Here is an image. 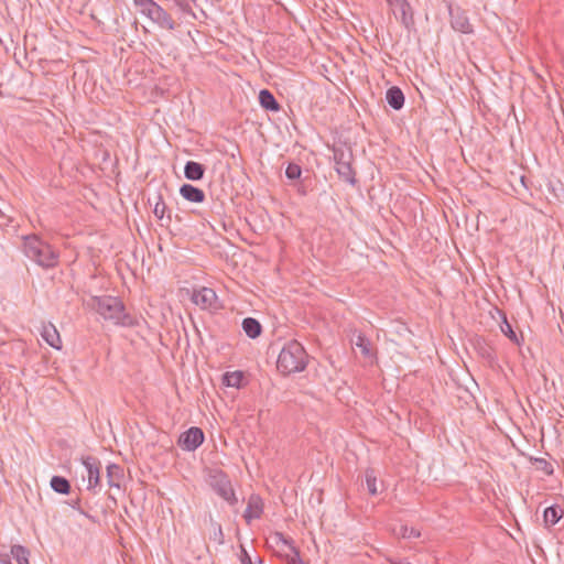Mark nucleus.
Masks as SVG:
<instances>
[{
    "mask_svg": "<svg viewBox=\"0 0 564 564\" xmlns=\"http://www.w3.org/2000/svg\"><path fill=\"white\" fill-rule=\"evenodd\" d=\"M241 380H242V373L240 371L227 372L224 376V383L227 387L239 388Z\"/></svg>",
    "mask_w": 564,
    "mask_h": 564,
    "instance_id": "obj_27",
    "label": "nucleus"
},
{
    "mask_svg": "<svg viewBox=\"0 0 564 564\" xmlns=\"http://www.w3.org/2000/svg\"><path fill=\"white\" fill-rule=\"evenodd\" d=\"M242 329L246 335L252 339L259 337L262 333V326L258 319L252 317H246L242 321Z\"/></svg>",
    "mask_w": 564,
    "mask_h": 564,
    "instance_id": "obj_19",
    "label": "nucleus"
},
{
    "mask_svg": "<svg viewBox=\"0 0 564 564\" xmlns=\"http://www.w3.org/2000/svg\"><path fill=\"white\" fill-rule=\"evenodd\" d=\"M148 18L166 30L172 31L176 26L171 14H169L160 4H156L154 9L149 12Z\"/></svg>",
    "mask_w": 564,
    "mask_h": 564,
    "instance_id": "obj_10",
    "label": "nucleus"
},
{
    "mask_svg": "<svg viewBox=\"0 0 564 564\" xmlns=\"http://www.w3.org/2000/svg\"><path fill=\"white\" fill-rule=\"evenodd\" d=\"M366 484H367V489L369 491L370 495L375 496L378 494V489H377V478L376 476L373 475V471L372 470H368L366 471Z\"/></svg>",
    "mask_w": 564,
    "mask_h": 564,
    "instance_id": "obj_29",
    "label": "nucleus"
},
{
    "mask_svg": "<svg viewBox=\"0 0 564 564\" xmlns=\"http://www.w3.org/2000/svg\"><path fill=\"white\" fill-rule=\"evenodd\" d=\"M503 321L500 325V329L501 332L514 344H518L519 345V339L517 337V334L516 332L513 330L512 326L510 325V323L507 321V317L506 315L503 314Z\"/></svg>",
    "mask_w": 564,
    "mask_h": 564,
    "instance_id": "obj_26",
    "label": "nucleus"
},
{
    "mask_svg": "<svg viewBox=\"0 0 564 564\" xmlns=\"http://www.w3.org/2000/svg\"><path fill=\"white\" fill-rule=\"evenodd\" d=\"M180 194L184 199L192 203H203L205 200L204 191L192 184H183L180 188Z\"/></svg>",
    "mask_w": 564,
    "mask_h": 564,
    "instance_id": "obj_13",
    "label": "nucleus"
},
{
    "mask_svg": "<svg viewBox=\"0 0 564 564\" xmlns=\"http://www.w3.org/2000/svg\"><path fill=\"white\" fill-rule=\"evenodd\" d=\"M564 511L558 506H551L544 510L543 521L546 528L555 525L563 517Z\"/></svg>",
    "mask_w": 564,
    "mask_h": 564,
    "instance_id": "obj_18",
    "label": "nucleus"
},
{
    "mask_svg": "<svg viewBox=\"0 0 564 564\" xmlns=\"http://www.w3.org/2000/svg\"><path fill=\"white\" fill-rule=\"evenodd\" d=\"M531 460H532L533 465L535 466L536 470H540L547 476L553 475V473H554L553 465L550 462H547L545 458H532Z\"/></svg>",
    "mask_w": 564,
    "mask_h": 564,
    "instance_id": "obj_25",
    "label": "nucleus"
},
{
    "mask_svg": "<svg viewBox=\"0 0 564 564\" xmlns=\"http://www.w3.org/2000/svg\"><path fill=\"white\" fill-rule=\"evenodd\" d=\"M204 442V433L199 427H191L182 433L178 445L186 451H195Z\"/></svg>",
    "mask_w": 564,
    "mask_h": 564,
    "instance_id": "obj_6",
    "label": "nucleus"
},
{
    "mask_svg": "<svg viewBox=\"0 0 564 564\" xmlns=\"http://www.w3.org/2000/svg\"><path fill=\"white\" fill-rule=\"evenodd\" d=\"M205 480L213 491L226 501L230 507L238 503V497L229 476L220 468H207Z\"/></svg>",
    "mask_w": 564,
    "mask_h": 564,
    "instance_id": "obj_4",
    "label": "nucleus"
},
{
    "mask_svg": "<svg viewBox=\"0 0 564 564\" xmlns=\"http://www.w3.org/2000/svg\"><path fill=\"white\" fill-rule=\"evenodd\" d=\"M292 555L288 556L289 564H299L297 558H301L300 550L296 546H292Z\"/></svg>",
    "mask_w": 564,
    "mask_h": 564,
    "instance_id": "obj_34",
    "label": "nucleus"
},
{
    "mask_svg": "<svg viewBox=\"0 0 564 564\" xmlns=\"http://www.w3.org/2000/svg\"><path fill=\"white\" fill-rule=\"evenodd\" d=\"M205 174V166L195 161H187L184 166V175L189 181H200Z\"/></svg>",
    "mask_w": 564,
    "mask_h": 564,
    "instance_id": "obj_14",
    "label": "nucleus"
},
{
    "mask_svg": "<svg viewBox=\"0 0 564 564\" xmlns=\"http://www.w3.org/2000/svg\"><path fill=\"white\" fill-rule=\"evenodd\" d=\"M263 513V500L259 495L252 494L248 498L243 518L248 524L254 519H260Z\"/></svg>",
    "mask_w": 564,
    "mask_h": 564,
    "instance_id": "obj_8",
    "label": "nucleus"
},
{
    "mask_svg": "<svg viewBox=\"0 0 564 564\" xmlns=\"http://www.w3.org/2000/svg\"><path fill=\"white\" fill-rule=\"evenodd\" d=\"M23 252L26 258L34 261L43 269L57 267L59 254L53 247L40 237L32 235L23 239Z\"/></svg>",
    "mask_w": 564,
    "mask_h": 564,
    "instance_id": "obj_2",
    "label": "nucleus"
},
{
    "mask_svg": "<svg viewBox=\"0 0 564 564\" xmlns=\"http://www.w3.org/2000/svg\"><path fill=\"white\" fill-rule=\"evenodd\" d=\"M11 554L18 564H29V551L22 545H13L11 547Z\"/></svg>",
    "mask_w": 564,
    "mask_h": 564,
    "instance_id": "obj_24",
    "label": "nucleus"
},
{
    "mask_svg": "<svg viewBox=\"0 0 564 564\" xmlns=\"http://www.w3.org/2000/svg\"><path fill=\"white\" fill-rule=\"evenodd\" d=\"M51 487L55 492L62 495H67L70 491L69 481L62 476H53L51 479Z\"/></svg>",
    "mask_w": 564,
    "mask_h": 564,
    "instance_id": "obj_22",
    "label": "nucleus"
},
{
    "mask_svg": "<svg viewBox=\"0 0 564 564\" xmlns=\"http://www.w3.org/2000/svg\"><path fill=\"white\" fill-rule=\"evenodd\" d=\"M273 538L276 543H282L289 546L290 551H292V546H295L293 540L291 538L285 536L281 532H275Z\"/></svg>",
    "mask_w": 564,
    "mask_h": 564,
    "instance_id": "obj_32",
    "label": "nucleus"
},
{
    "mask_svg": "<svg viewBox=\"0 0 564 564\" xmlns=\"http://www.w3.org/2000/svg\"><path fill=\"white\" fill-rule=\"evenodd\" d=\"M41 336L51 347L55 349L62 348V339L55 325L51 322L43 323L41 328Z\"/></svg>",
    "mask_w": 564,
    "mask_h": 564,
    "instance_id": "obj_11",
    "label": "nucleus"
},
{
    "mask_svg": "<svg viewBox=\"0 0 564 564\" xmlns=\"http://www.w3.org/2000/svg\"><path fill=\"white\" fill-rule=\"evenodd\" d=\"M302 174V169L296 163H290L285 170V175L290 180H297Z\"/></svg>",
    "mask_w": 564,
    "mask_h": 564,
    "instance_id": "obj_30",
    "label": "nucleus"
},
{
    "mask_svg": "<svg viewBox=\"0 0 564 564\" xmlns=\"http://www.w3.org/2000/svg\"><path fill=\"white\" fill-rule=\"evenodd\" d=\"M352 344L360 349L361 354L365 357H371V343L366 336L361 333L357 334L356 339L352 340Z\"/></svg>",
    "mask_w": 564,
    "mask_h": 564,
    "instance_id": "obj_23",
    "label": "nucleus"
},
{
    "mask_svg": "<svg viewBox=\"0 0 564 564\" xmlns=\"http://www.w3.org/2000/svg\"><path fill=\"white\" fill-rule=\"evenodd\" d=\"M306 359L304 347L296 340H290L280 351L276 368L283 375L300 372L305 369Z\"/></svg>",
    "mask_w": 564,
    "mask_h": 564,
    "instance_id": "obj_3",
    "label": "nucleus"
},
{
    "mask_svg": "<svg viewBox=\"0 0 564 564\" xmlns=\"http://www.w3.org/2000/svg\"><path fill=\"white\" fill-rule=\"evenodd\" d=\"M259 102L261 107L265 110L279 111L281 108L280 104L276 101L273 94L268 89L260 90Z\"/></svg>",
    "mask_w": 564,
    "mask_h": 564,
    "instance_id": "obj_17",
    "label": "nucleus"
},
{
    "mask_svg": "<svg viewBox=\"0 0 564 564\" xmlns=\"http://www.w3.org/2000/svg\"><path fill=\"white\" fill-rule=\"evenodd\" d=\"M451 23L454 30L468 34L473 32V26L464 12L451 10Z\"/></svg>",
    "mask_w": 564,
    "mask_h": 564,
    "instance_id": "obj_12",
    "label": "nucleus"
},
{
    "mask_svg": "<svg viewBox=\"0 0 564 564\" xmlns=\"http://www.w3.org/2000/svg\"><path fill=\"white\" fill-rule=\"evenodd\" d=\"M148 203L150 205L153 204V214H154V216L158 219L163 220L167 207H166V204L163 200L162 195L161 194H156L153 197H149L148 198Z\"/></svg>",
    "mask_w": 564,
    "mask_h": 564,
    "instance_id": "obj_21",
    "label": "nucleus"
},
{
    "mask_svg": "<svg viewBox=\"0 0 564 564\" xmlns=\"http://www.w3.org/2000/svg\"><path fill=\"white\" fill-rule=\"evenodd\" d=\"M386 99L389 106L394 110H400L404 105V95L397 86H392L387 90Z\"/></svg>",
    "mask_w": 564,
    "mask_h": 564,
    "instance_id": "obj_16",
    "label": "nucleus"
},
{
    "mask_svg": "<svg viewBox=\"0 0 564 564\" xmlns=\"http://www.w3.org/2000/svg\"><path fill=\"white\" fill-rule=\"evenodd\" d=\"M90 306L104 319L112 322L115 325L131 327L137 324L133 316L126 313L122 301L115 296H95L91 299Z\"/></svg>",
    "mask_w": 564,
    "mask_h": 564,
    "instance_id": "obj_1",
    "label": "nucleus"
},
{
    "mask_svg": "<svg viewBox=\"0 0 564 564\" xmlns=\"http://www.w3.org/2000/svg\"><path fill=\"white\" fill-rule=\"evenodd\" d=\"M387 3L393 9L399 10L401 13V20L406 25L409 20H412V9L408 0H386Z\"/></svg>",
    "mask_w": 564,
    "mask_h": 564,
    "instance_id": "obj_15",
    "label": "nucleus"
},
{
    "mask_svg": "<svg viewBox=\"0 0 564 564\" xmlns=\"http://www.w3.org/2000/svg\"><path fill=\"white\" fill-rule=\"evenodd\" d=\"M133 3L137 8L140 9V12L148 17L149 12L154 9L158 4L154 0H133Z\"/></svg>",
    "mask_w": 564,
    "mask_h": 564,
    "instance_id": "obj_28",
    "label": "nucleus"
},
{
    "mask_svg": "<svg viewBox=\"0 0 564 564\" xmlns=\"http://www.w3.org/2000/svg\"><path fill=\"white\" fill-rule=\"evenodd\" d=\"M215 529L216 530L214 532L213 539L219 544L224 543V533L221 525L219 523H215Z\"/></svg>",
    "mask_w": 564,
    "mask_h": 564,
    "instance_id": "obj_33",
    "label": "nucleus"
},
{
    "mask_svg": "<svg viewBox=\"0 0 564 564\" xmlns=\"http://www.w3.org/2000/svg\"><path fill=\"white\" fill-rule=\"evenodd\" d=\"M123 478V469L117 464L107 466V480L110 487L120 488V481Z\"/></svg>",
    "mask_w": 564,
    "mask_h": 564,
    "instance_id": "obj_20",
    "label": "nucleus"
},
{
    "mask_svg": "<svg viewBox=\"0 0 564 564\" xmlns=\"http://www.w3.org/2000/svg\"><path fill=\"white\" fill-rule=\"evenodd\" d=\"M0 563L11 564L10 556L8 554H0Z\"/></svg>",
    "mask_w": 564,
    "mask_h": 564,
    "instance_id": "obj_37",
    "label": "nucleus"
},
{
    "mask_svg": "<svg viewBox=\"0 0 564 564\" xmlns=\"http://www.w3.org/2000/svg\"><path fill=\"white\" fill-rule=\"evenodd\" d=\"M333 158L335 162V170L339 177L351 185H355L356 171L352 167L354 154L352 150L346 144L333 147Z\"/></svg>",
    "mask_w": 564,
    "mask_h": 564,
    "instance_id": "obj_5",
    "label": "nucleus"
},
{
    "mask_svg": "<svg viewBox=\"0 0 564 564\" xmlns=\"http://www.w3.org/2000/svg\"><path fill=\"white\" fill-rule=\"evenodd\" d=\"M297 561H299V564H308V563L304 562L302 558H297Z\"/></svg>",
    "mask_w": 564,
    "mask_h": 564,
    "instance_id": "obj_38",
    "label": "nucleus"
},
{
    "mask_svg": "<svg viewBox=\"0 0 564 564\" xmlns=\"http://www.w3.org/2000/svg\"><path fill=\"white\" fill-rule=\"evenodd\" d=\"M72 508L78 510L79 512L84 513V511L80 509V499L77 498L76 500L72 501L70 503Z\"/></svg>",
    "mask_w": 564,
    "mask_h": 564,
    "instance_id": "obj_36",
    "label": "nucleus"
},
{
    "mask_svg": "<svg viewBox=\"0 0 564 564\" xmlns=\"http://www.w3.org/2000/svg\"><path fill=\"white\" fill-rule=\"evenodd\" d=\"M83 465L87 469L88 474V489H94L100 485V462L98 458L93 456H86L82 458Z\"/></svg>",
    "mask_w": 564,
    "mask_h": 564,
    "instance_id": "obj_7",
    "label": "nucleus"
},
{
    "mask_svg": "<svg viewBox=\"0 0 564 564\" xmlns=\"http://www.w3.org/2000/svg\"><path fill=\"white\" fill-rule=\"evenodd\" d=\"M398 534L403 539L421 536V532L419 530H416L414 528H409L408 525H401Z\"/></svg>",
    "mask_w": 564,
    "mask_h": 564,
    "instance_id": "obj_31",
    "label": "nucleus"
},
{
    "mask_svg": "<svg viewBox=\"0 0 564 564\" xmlns=\"http://www.w3.org/2000/svg\"><path fill=\"white\" fill-rule=\"evenodd\" d=\"M240 562H241V564H253L250 555L248 554V552L246 551V549L243 546H241Z\"/></svg>",
    "mask_w": 564,
    "mask_h": 564,
    "instance_id": "obj_35",
    "label": "nucleus"
},
{
    "mask_svg": "<svg viewBox=\"0 0 564 564\" xmlns=\"http://www.w3.org/2000/svg\"><path fill=\"white\" fill-rule=\"evenodd\" d=\"M192 301L204 310L212 308L215 307L217 294L210 288H202L197 291H194Z\"/></svg>",
    "mask_w": 564,
    "mask_h": 564,
    "instance_id": "obj_9",
    "label": "nucleus"
}]
</instances>
